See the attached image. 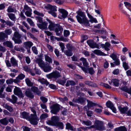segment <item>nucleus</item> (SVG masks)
Segmentation results:
<instances>
[{
  "label": "nucleus",
  "instance_id": "obj_1",
  "mask_svg": "<svg viewBox=\"0 0 131 131\" xmlns=\"http://www.w3.org/2000/svg\"><path fill=\"white\" fill-rule=\"evenodd\" d=\"M77 14L78 15L76 16V17L78 21L85 26H89L90 24L89 20L87 19L85 13L80 11L77 12Z\"/></svg>",
  "mask_w": 131,
  "mask_h": 131
},
{
  "label": "nucleus",
  "instance_id": "obj_2",
  "mask_svg": "<svg viewBox=\"0 0 131 131\" xmlns=\"http://www.w3.org/2000/svg\"><path fill=\"white\" fill-rule=\"evenodd\" d=\"M104 124V123L103 121L98 120H95L94 125L95 130L100 131L105 130Z\"/></svg>",
  "mask_w": 131,
  "mask_h": 131
},
{
  "label": "nucleus",
  "instance_id": "obj_3",
  "mask_svg": "<svg viewBox=\"0 0 131 131\" xmlns=\"http://www.w3.org/2000/svg\"><path fill=\"white\" fill-rule=\"evenodd\" d=\"M59 117L57 116H52L51 118V120L48 121L47 122V123L49 125L55 126L59 121Z\"/></svg>",
  "mask_w": 131,
  "mask_h": 131
},
{
  "label": "nucleus",
  "instance_id": "obj_4",
  "mask_svg": "<svg viewBox=\"0 0 131 131\" xmlns=\"http://www.w3.org/2000/svg\"><path fill=\"white\" fill-rule=\"evenodd\" d=\"M46 77L48 79L53 78L57 79L61 77L60 73L58 71L56 70L52 73L46 75Z\"/></svg>",
  "mask_w": 131,
  "mask_h": 131
},
{
  "label": "nucleus",
  "instance_id": "obj_5",
  "mask_svg": "<svg viewBox=\"0 0 131 131\" xmlns=\"http://www.w3.org/2000/svg\"><path fill=\"white\" fill-rule=\"evenodd\" d=\"M51 112L54 114H57L60 109V106L58 104H55L51 107Z\"/></svg>",
  "mask_w": 131,
  "mask_h": 131
},
{
  "label": "nucleus",
  "instance_id": "obj_6",
  "mask_svg": "<svg viewBox=\"0 0 131 131\" xmlns=\"http://www.w3.org/2000/svg\"><path fill=\"white\" fill-rule=\"evenodd\" d=\"M86 42L91 48H96L97 49H100V46L96 43L94 42L93 40H89L87 41Z\"/></svg>",
  "mask_w": 131,
  "mask_h": 131
},
{
  "label": "nucleus",
  "instance_id": "obj_7",
  "mask_svg": "<svg viewBox=\"0 0 131 131\" xmlns=\"http://www.w3.org/2000/svg\"><path fill=\"white\" fill-rule=\"evenodd\" d=\"M14 93L15 94L19 97H22L24 96L21 90L18 87H15L14 90Z\"/></svg>",
  "mask_w": 131,
  "mask_h": 131
},
{
  "label": "nucleus",
  "instance_id": "obj_8",
  "mask_svg": "<svg viewBox=\"0 0 131 131\" xmlns=\"http://www.w3.org/2000/svg\"><path fill=\"white\" fill-rule=\"evenodd\" d=\"M106 106L108 108H110L115 113H116V110L115 108L114 107L113 104L110 101H107L106 104Z\"/></svg>",
  "mask_w": 131,
  "mask_h": 131
},
{
  "label": "nucleus",
  "instance_id": "obj_9",
  "mask_svg": "<svg viewBox=\"0 0 131 131\" xmlns=\"http://www.w3.org/2000/svg\"><path fill=\"white\" fill-rule=\"evenodd\" d=\"M57 26L55 28V31L56 35L57 36H60L61 34L63 29L62 27L59 25H57Z\"/></svg>",
  "mask_w": 131,
  "mask_h": 131
},
{
  "label": "nucleus",
  "instance_id": "obj_10",
  "mask_svg": "<svg viewBox=\"0 0 131 131\" xmlns=\"http://www.w3.org/2000/svg\"><path fill=\"white\" fill-rule=\"evenodd\" d=\"M48 21L50 24L48 26V28L50 30H52L55 29V28L58 25V24H55L52 23L50 20L48 18L46 19Z\"/></svg>",
  "mask_w": 131,
  "mask_h": 131
},
{
  "label": "nucleus",
  "instance_id": "obj_11",
  "mask_svg": "<svg viewBox=\"0 0 131 131\" xmlns=\"http://www.w3.org/2000/svg\"><path fill=\"white\" fill-rule=\"evenodd\" d=\"M37 25L38 27L41 29L47 30L48 28V23L46 21L42 22L41 24H38Z\"/></svg>",
  "mask_w": 131,
  "mask_h": 131
},
{
  "label": "nucleus",
  "instance_id": "obj_12",
  "mask_svg": "<svg viewBox=\"0 0 131 131\" xmlns=\"http://www.w3.org/2000/svg\"><path fill=\"white\" fill-rule=\"evenodd\" d=\"M86 100V99L84 98L80 97L76 99H73L72 100V102L76 103H80L82 104L85 102Z\"/></svg>",
  "mask_w": 131,
  "mask_h": 131
},
{
  "label": "nucleus",
  "instance_id": "obj_13",
  "mask_svg": "<svg viewBox=\"0 0 131 131\" xmlns=\"http://www.w3.org/2000/svg\"><path fill=\"white\" fill-rule=\"evenodd\" d=\"M25 77L24 74L21 73L19 74L15 79L14 80V82L15 83H17L20 82V80H23Z\"/></svg>",
  "mask_w": 131,
  "mask_h": 131
},
{
  "label": "nucleus",
  "instance_id": "obj_14",
  "mask_svg": "<svg viewBox=\"0 0 131 131\" xmlns=\"http://www.w3.org/2000/svg\"><path fill=\"white\" fill-rule=\"evenodd\" d=\"M36 63H38L39 66L43 69L46 65L45 62L41 59H38L36 61Z\"/></svg>",
  "mask_w": 131,
  "mask_h": 131
},
{
  "label": "nucleus",
  "instance_id": "obj_15",
  "mask_svg": "<svg viewBox=\"0 0 131 131\" xmlns=\"http://www.w3.org/2000/svg\"><path fill=\"white\" fill-rule=\"evenodd\" d=\"M39 120L36 115H35L32 116L30 119V123L36 125L38 123V121Z\"/></svg>",
  "mask_w": 131,
  "mask_h": 131
},
{
  "label": "nucleus",
  "instance_id": "obj_16",
  "mask_svg": "<svg viewBox=\"0 0 131 131\" xmlns=\"http://www.w3.org/2000/svg\"><path fill=\"white\" fill-rule=\"evenodd\" d=\"M81 67L82 69L85 73L87 72L88 71L89 73L90 74L92 75L95 72V71L93 70V68L92 67L89 68L87 70H86V69L85 67Z\"/></svg>",
  "mask_w": 131,
  "mask_h": 131
},
{
  "label": "nucleus",
  "instance_id": "obj_17",
  "mask_svg": "<svg viewBox=\"0 0 131 131\" xmlns=\"http://www.w3.org/2000/svg\"><path fill=\"white\" fill-rule=\"evenodd\" d=\"M24 47L27 49H30L33 45V44L31 42L28 41L24 43Z\"/></svg>",
  "mask_w": 131,
  "mask_h": 131
},
{
  "label": "nucleus",
  "instance_id": "obj_18",
  "mask_svg": "<svg viewBox=\"0 0 131 131\" xmlns=\"http://www.w3.org/2000/svg\"><path fill=\"white\" fill-rule=\"evenodd\" d=\"M25 94L27 96L31 99L33 98L34 97V95L29 89H28L26 90Z\"/></svg>",
  "mask_w": 131,
  "mask_h": 131
},
{
  "label": "nucleus",
  "instance_id": "obj_19",
  "mask_svg": "<svg viewBox=\"0 0 131 131\" xmlns=\"http://www.w3.org/2000/svg\"><path fill=\"white\" fill-rule=\"evenodd\" d=\"M59 11L62 14V17L63 18H66L67 16L68 13L66 10L63 9H59Z\"/></svg>",
  "mask_w": 131,
  "mask_h": 131
},
{
  "label": "nucleus",
  "instance_id": "obj_20",
  "mask_svg": "<svg viewBox=\"0 0 131 131\" xmlns=\"http://www.w3.org/2000/svg\"><path fill=\"white\" fill-rule=\"evenodd\" d=\"M93 52L94 53L98 55L104 56L107 55L106 54L104 53L100 50L99 49L95 50L93 51Z\"/></svg>",
  "mask_w": 131,
  "mask_h": 131
},
{
  "label": "nucleus",
  "instance_id": "obj_21",
  "mask_svg": "<svg viewBox=\"0 0 131 131\" xmlns=\"http://www.w3.org/2000/svg\"><path fill=\"white\" fill-rule=\"evenodd\" d=\"M8 36L5 33L3 32H0V40L3 41L5 40V38H8Z\"/></svg>",
  "mask_w": 131,
  "mask_h": 131
},
{
  "label": "nucleus",
  "instance_id": "obj_22",
  "mask_svg": "<svg viewBox=\"0 0 131 131\" xmlns=\"http://www.w3.org/2000/svg\"><path fill=\"white\" fill-rule=\"evenodd\" d=\"M120 89L128 93L131 95V88L129 89H128L126 86L122 87L120 88Z\"/></svg>",
  "mask_w": 131,
  "mask_h": 131
},
{
  "label": "nucleus",
  "instance_id": "obj_23",
  "mask_svg": "<svg viewBox=\"0 0 131 131\" xmlns=\"http://www.w3.org/2000/svg\"><path fill=\"white\" fill-rule=\"evenodd\" d=\"M31 89L33 92L38 95H39L40 94V92L38 90V88L37 87L32 86L31 88Z\"/></svg>",
  "mask_w": 131,
  "mask_h": 131
},
{
  "label": "nucleus",
  "instance_id": "obj_24",
  "mask_svg": "<svg viewBox=\"0 0 131 131\" xmlns=\"http://www.w3.org/2000/svg\"><path fill=\"white\" fill-rule=\"evenodd\" d=\"M0 123L2 124L6 125L8 123V121L6 118H4L0 120Z\"/></svg>",
  "mask_w": 131,
  "mask_h": 131
},
{
  "label": "nucleus",
  "instance_id": "obj_25",
  "mask_svg": "<svg viewBox=\"0 0 131 131\" xmlns=\"http://www.w3.org/2000/svg\"><path fill=\"white\" fill-rule=\"evenodd\" d=\"M3 45L4 46L6 45L7 46L10 48H13V46L12 43L10 41H7L5 42H3Z\"/></svg>",
  "mask_w": 131,
  "mask_h": 131
},
{
  "label": "nucleus",
  "instance_id": "obj_26",
  "mask_svg": "<svg viewBox=\"0 0 131 131\" xmlns=\"http://www.w3.org/2000/svg\"><path fill=\"white\" fill-rule=\"evenodd\" d=\"M87 101L88 102L87 107L88 108L98 105V104L93 103L88 100H87Z\"/></svg>",
  "mask_w": 131,
  "mask_h": 131
},
{
  "label": "nucleus",
  "instance_id": "obj_27",
  "mask_svg": "<svg viewBox=\"0 0 131 131\" xmlns=\"http://www.w3.org/2000/svg\"><path fill=\"white\" fill-rule=\"evenodd\" d=\"M118 108L120 111L122 113H124L128 110V108L127 107H122L121 106H118Z\"/></svg>",
  "mask_w": 131,
  "mask_h": 131
},
{
  "label": "nucleus",
  "instance_id": "obj_28",
  "mask_svg": "<svg viewBox=\"0 0 131 131\" xmlns=\"http://www.w3.org/2000/svg\"><path fill=\"white\" fill-rule=\"evenodd\" d=\"M86 84L93 87H97V85L95 83L88 81H85V82Z\"/></svg>",
  "mask_w": 131,
  "mask_h": 131
},
{
  "label": "nucleus",
  "instance_id": "obj_29",
  "mask_svg": "<svg viewBox=\"0 0 131 131\" xmlns=\"http://www.w3.org/2000/svg\"><path fill=\"white\" fill-rule=\"evenodd\" d=\"M10 62L13 66H17L18 63L17 61L13 58H12L10 59Z\"/></svg>",
  "mask_w": 131,
  "mask_h": 131
},
{
  "label": "nucleus",
  "instance_id": "obj_30",
  "mask_svg": "<svg viewBox=\"0 0 131 131\" xmlns=\"http://www.w3.org/2000/svg\"><path fill=\"white\" fill-rule=\"evenodd\" d=\"M44 71L46 72H47L50 71L52 69V68L49 66H46V65L43 69Z\"/></svg>",
  "mask_w": 131,
  "mask_h": 131
},
{
  "label": "nucleus",
  "instance_id": "obj_31",
  "mask_svg": "<svg viewBox=\"0 0 131 131\" xmlns=\"http://www.w3.org/2000/svg\"><path fill=\"white\" fill-rule=\"evenodd\" d=\"M75 82L72 80H68L66 84V86H68L70 85H75Z\"/></svg>",
  "mask_w": 131,
  "mask_h": 131
},
{
  "label": "nucleus",
  "instance_id": "obj_32",
  "mask_svg": "<svg viewBox=\"0 0 131 131\" xmlns=\"http://www.w3.org/2000/svg\"><path fill=\"white\" fill-rule=\"evenodd\" d=\"M5 88V86L4 85L3 86L0 87V97L1 98H3L5 96V95L2 93L4 89Z\"/></svg>",
  "mask_w": 131,
  "mask_h": 131
},
{
  "label": "nucleus",
  "instance_id": "obj_33",
  "mask_svg": "<svg viewBox=\"0 0 131 131\" xmlns=\"http://www.w3.org/2000/svg\"><path fill=\"white\" fill-rule=\"evenodd\" d=\"M38 81L42 84H45L47 85L49 84V83L47 81V80L44 78L39 79Z\"/></svg>",
  "mask_w": 131,
  "mask_h": 131
},
{
  "label": "nucleus",
  "instance_id": "obj_34",
  "mask_svg": "<svg viewBox=\"0 0 131 131\" xmlns=\"http://www.w3.org/2000/svg\"><path fill=\"white\" fill-rule=\"evenodd\" d=\"M12 99H10V101L13 103H15L17 100V97L14 95H12Z\"/></svg>",
  "mask_w": 131,
  "mask_h": 131
},
{
  "label": "nucleus",
  "instance_id": "obj_35",
  "mask_svg": "<svg viewBox=\"0 0 131 131\" xmlns=\"http://www.w3.org/2000/svg\"><path fill=\"white\" fill-rule=\"evenodd\" d=\"M9 18L13 21H14L16 17L15 15L13 13H10L8 14Z\"/></svg>",
  "mask_w": 131,
  "mask_h": 131
},
{
  "label": "nucleus",
  "instance_id": "obj_36",
  "mask_svg": "<svg viewBox=\"0 0 131 131\" xmlns=\"http://www.w3.org/2000/svg\"><path fill=\"white\" fill-rule=\"evenodd\" d=\"M82 123L87 126H90L92 124V122L89 120L86 121H82Z\"/></svg>",
  "mask_w": 131,
  "mask_h": 131
},
{
  "label": "nucleus",
  "instance_id": "obj_37",
  "mask_svg": "<svg viewBox=\"0 0 131 131\" xmlns=\"http://www.w3.org/2000/svg\"><path fill=\"white\" fill-rule=\"evenodd\" d=\"M21 115L22 116V117L26 119L28 118L29 117V115L28 113L25 112L21 113Z\"/></svg>",
  "mask_w": 131,
  "mask_h": 131
},
{
  "label": "nucleus",
  "instance_id": "obj_38",
  "mask_svg": "<svg viewBox=\"0 0 131 131\" xmlns=\"http://www.w3.org/2000/svg\"><path fill=\"white\" fill-rule=\"evenodd\" d=\"M111 46L110 43L108 42H106L105 43L104 49L107 51H109L110 50V47Z\"/></svg>",
  "mask_w": 131,
  "mask_h": 131
},
{
  "label": "nucleus",
  "instance_id": "obj_39",
  "mask_svg": "<svg viewBox=\"0 0 131 131\" xmlns=\"http://www.w3.org/2000/svg\"><path fill=\"white\" fill-rule=\"evenodd\" d=\"M12 40H14L15 43L20 44L22 43L21 40L20 39H16L15 38L13 37L12 38Z\"/></svg>",
  "mask_w": 131,
  "mask_h": 131
},
{
  "label": "nucleus",
  "instance_id": "obj_40",
  "mask_svg": "<svg viewBox=\"0 0 131 131\" xmlns=\"http://www.w3.org/2000/svg\"><path fill=\"white\" fill-rule=\"evenodd\" d=\"M25 81L27 84L30 86H32L33 85V83L28 78L25 79Z\"/></svg>",
  "mask_w": 131,
  "mask_h": 131
},
{
  "label": "nucleus",
  "instance_id": "obj_41",
  "mask_svg": "<svg viewBox=\"0 0 131 131\" xmlns=\"http://www.w3.org/2000/svg\"><path fill=\"white\" fill-rule=\"evenodd\" d=\"M4 107L10 112H12L13 110L12 108L7 104H4Z\"/></svg>",
  "mask_w": 131,
  "mask_h": 131
},
{
  "label": "nucleus",
  "instance_id": "obj_42",
  "mask_svg": "<svg viewBox=\"0 0 131 131\" xmlns=\"http://www.w3.org/2000/svg\"><path fill=\"white\" fill-rule=\"evenodd\" d=\"M5 33L8 35H10L11 34L12 32V31L10 29H6L4 31Z\"/></svg>",
  "mask_w": 131,
  "mask_h": 131
},
{
  "label": "nucleus",
  "instance_id": "obj_43",
  "mask_svg": "<svg viewBox=\"0 0 131 131\" xmlns=\"http://www.w3.org/2000/svg\"><path fill=\"white\" fill-rule=\"evenodd\" d=\"M55 126H57L59 127V129H62L63 128V124L61 122H58Z\"/></svg>",
  "mask_w": 131,
  "mask_h": 131
},
{
  "label": "nucleus",
  "instance_id": "obj_44",
  "mask_svg": "<svg viewBox=\"0 0 131 131\" xmlns=\"http://www.w3.org/2000/svg\"><path fill=\"white\" fill-rule=\"evenodd\" d=\"M64 53L68 56H71L73 54L71 50H66L64 52Z\"/></svg>",
  "mask_w": 131,
  "mask_h": 131
},
{
  "label": "nucleus",
  "instance_id": "obj_45",
  "mask_svg": "<svg viewBox=\"0 0 131 131\" xmlns=\"http://www.w3.org/2000/svg\"><path fill=\"white\" fill-rule=\"evenodd\" d=\"M14 37L20 39L21 37V35L18 32L15 31L14 32Z\"/></svg>",
  "mask_w": 131,
  "mask_h": 131
},
{
  "label": "nucleus",
  "instance_id": "obj_46",
  "mask_svg": "<svg viewBox=\"0 0 131 131\" xmlns=\"http://www.w3.org/2000/svg\"><path fill=\"white\" fill-rule=\"evenodd\" d=\"M66 128L67 129H69L71 130H73V127L69 123H68L66 124Z\"/></svg>",
  "mask_w": 131,
  "mask_h": 131
},
{
  "label": "nucleus",
  "instance_id": "obj_47",
  "mask_svg": "<svg viewBox=\"0 0 131 131\" xmlns=\"http://www.w3.org/2000/svg\"><path fill=\"white\" fill-rule=\"evenodd\" d=\"M80 60L82 61L83 65L85 66H87L88 64L87 62L86 59L82 57L80 59Z\"/></svg>",
  "mask_w": 131,
  "mask_h": 131
},
{
  "label": "nucleus",
  "instance_id": "obj_48",
  "mask_svg": "<svg viewBox=\"0 0 131 131\" xmlns=\"http://www.w3.org/2000/svg\"><path fill=\"white\" fill-rule=\"evenodd\" d=\"M113 83L114 85L116 86H118L119 85V81L117 79H114L113 80Z\"/></svg>",
  "mask_w": 131,
  "mask_h": 131
},
{
  "label": "nucleus",
  "instance_id": "obj_49",
  "mask_svg": "<svg viewBox=\"0 0 131 131\" xmlns=\"http://www.w3.org/2000/svg\"><path fill=\"white\" fill-rule=\"evenodd\" d=\"M123 66L125 70H127L129 69V67L128 65V64L125 62L123 63Z\"/></svg>",
  "mask_w": 131,
  "mask_h": 131
},
{
  "label": "nucleus",
  "instance_id": "obj_50",
  "mask_svg": "<svg viewBox=\"0 0 131 131\" xmlns=\"http://www.w3.org/2000/svg\"><path fill=\"white\" fill-rule=\"evenodd\" d=\"M27 20L30 25L33 27L35 26V25L31 19L29 18H28L27 19Z\"/></svg>",
  "mask_w": 131,
  "mask_h": 131
},
{
  "label": "nucleus",
  "instance_id": "obj_51",
  "mask_svg": "<svg viewBox=\"0 0 131 131\" xmlns=\"http://www.w3.org/2000/svg\"><path fill=\"white\" fill-rule=\"evenodd\" d=\"M101 85L106 88L110 89L111 88V87L110 86L106 83H101Z\"/></svg>",
  "mask_w": 131,
  "mask_h": 131
},
{
  "label": "nucleus",
  "instance_id": "obj_52",
  "mask_svg": "<svg viewBox=\"0 0 131 131\" xmlns=\"http://www.w3.org/2000/svg\"><path fill=\"white\" fill-rule=\"evenodd\" d=\"M45 60L49 63L52 62V59L49 56L47 55L45 56Z\"/></svg>",
  "mask_w": 131,
  "mask_h": 131
},
{
  "label": "nucleus",
  "instance_id": "obj_53",
  "mask_svg": "<svg viewBox=\"0 0 131 131\" xmlns=\"http://www.w3.org/2000/svg\"><path fill=\"white\" fill-rule=\"evenodd\" d=\"M34 14L38 16L42 17H43L44 16V15L42 13H40L37 10H35L34 12Z\"/></svg>",
  "mask_w": 131,
  "mask_h": 131
},
{
  "label": "nucleus",
  "instance_id": "obj_54",
  "mask_svg": "<svg viewBox=\"0 0 131 131\" xmlns=\"http://www.w3.org/2000/svg\"><path fill=\"white\" fill-rule=\"evenodd\" d=\"M66 80H59L57 81V82L59 84L64 85V84L66 82Z\"/></svg>",
  "mask_w": 131,
  "mask_h": 131
},
{
  "label": "nucleus",
  "instance_id": "obj_55",
  "mask_svg": "<svg viewBox=\"0 0 131 131\" xmlns=\"http://www.w3.org/2000/svg\"><path fill=\"white\" fill-rule=\"evenodd\" d=\"M7 11L8 12H16V10H14L11 6H9L8 7Z\"/></svg>",
  "mask_w": 131,
  "mask_h": 131
},
{
  "label": "nucleus",
  "instance_id": "obj_56",
  "mask_svg": "<svg viewBox=\"0 0 131 131\" xmlns=\"http://www.w3.org/2000/svg\"><path fill=\"white\" fill-rule=\"evenodd\" d=\"M47 46L49 51L52 52L53 51V47L50 45L47 44Z\"/></svg>",
  "mask_w": 131,
  "mask_h": 131
},
{
  "label": "nucleus",
  "instance_id": "obj_57",
  "mask_svg": "<svg viewBox=\"0 0 131 131\" xmlns=\"http://www.w3.org/2000/svg\"><path fill=\"white\" fill-rule=\"evenodd\" d=\"M36 19L37 20L38 22L40 23H42V18L39 17V16H36L35 17Z\"/></svg>",
  "mask_w": 131,
  "mask_h": 131
},
{
  "label": "nucleus",
  "instance_id": "obj_58",
  "mask_svg": "<svg viewBox=\"0 0 131 131\" xmlns=\"http://www.w3.org/2000/svg\"><path fill=\"white\" fill-rule=\"evenodd\" d=\"M31 10L28 11H27L25 12V14L27 16L30 17L31 15Z\"/></svg>",
  "mask_w": 131,
  "mask_h": 131
},
{
  "label": "nucleus",
  "instance_id": "obj_59",
  "mask_svg": "<svg viewBox=\"0 0 131 131\" xmlns=\"http://www.w3.org/2000/svg\"><path fill=\"white\" fill-rule=\"evenodd\" d=\"M59 45L61 48V50L62 52H63L65 48L64 44L62 42H59Z\"/></svg>",
  "mask_w": 131,
  "mask_h": 131
},
{
  "label": "nucleus",
  "instance_id": "obj_60",
  "mask_svg": "<svg viewBox=\"0 0 131 131\" xmlns=\"http://www.w3.org/2000/svg\"><path fill=\"white\" fill-rule=\"evenodd\" d=\"M70 32L68 30H64V35L65 37H67L69 35Z\"/></svg>",
  "mask_w": 131,
  "mask_h": 131
},
{
  "label": "nucleus",
  "instance_id": "obj_61",
  "mask_svg": "<svg viewBox=\"0 0 131 131\" xmlns=\"http://www.w3.org/2000/svg\"><path fill=\"white\" fill-rule=\"evenodd\" d=\"M40 106L41 108H42L43 109H45V111L46 112H48V111L46 109L47 107L45 104H41Z\"/></svg>",
  "mask_w": 131,
  "mask_h": 131
},
{
  "label": "nucleus",
  "instance_id": "obj_62",
  "mask_svg": "<svg viewBox=\"0 0 131 131\" xmlns=\"http://www.w3.org/2000/svg\"><path fill=\"white\" fill-rule=\"evenodd\" d=\"M110 57L112 58L114 60H115L117 59V56L113 53L112 54L110 55Z\"/></svg>",
  "mask_w": 131,
  "mask_h": 131
},
{
  "label": "nucleus",
  "instance_id": "obj_63",
  "mask_svg": "<svg viewBox=\"0 0 131 131\" xmlns=\"http://www.w3.org/2000/svg\"><path fill=\"white\" fill-rule=\"evenodd\" d=\"M48 116V114L47 113H45L42 114L40 118L41 119H42L47 118Z\"/></svg>",
  "mask_w": 131,
  "mask_h": 131
},
{
  "label": "nucleus",
  "instance_id": "obj_64",
  "mask_svg": "<svg viewBox=\"0 0 131 131\" xmlns=\"http://www.w3.org/2000/svg\"><path fill=\"white\" fill-rule=\"evenodd\" d=\"M24 70L27 72H31V69H30L27 66H25L24 67Z\"/></svg>",
  "mask_w": 131,
  "mask_h": 131
}]
</instances>
